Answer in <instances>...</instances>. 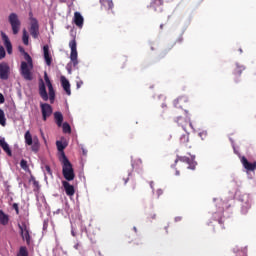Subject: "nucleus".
<instances>
[{"label": "nucleus", "instance_id": "nucleus-1", "mask_svg": "<svg viewBox=\"0 0 256 256\" xmlns=\"http://www.w3.org/2000/svg\"><path fill=\"white\" fill-rule=\"evenodd\" d=\"M20 53L24 55L25 61L21 62L20 66V73L26 81H32L33 80V74L31 71H33V58H31V55L25 51L23 47H19Z\"/></svg>", "mask_w": 256, "mask_h": 256}, {"label": "nucleus", "instance_id": "nucleus-2", "mask_svg": "<svg viewBox=\"0 0 256 256\" xmlns=\"http://www.w3.org/2000/svg\"><path fill=\"white\" fill-rule=\"evenodd\" d=\"M62 163V175L66 181H73L75 179V170L73 169V164L69 161V158L62 153V158H60Z\"/></svg>", "mask_w": 256, "mask_h": 256}, {"label": "nucleus", "instance_id": "nucleus-3", "mask_svg": "<svg viewBox=\"0 0 256 256\" xmlns=\"http://www.w3.org/2000/svg\"><path fill=\"white\" fill-rule=\"evenodd\" d=\"M8 22L11 25L13 35H18L19 31H21V20H19L17 13H11L8 16Z\"/></svg>", "mask_w": 256, "mask_h": 256}, {"label": "nucleus", "instance_id": "nucleus-4", "mask_svg": "<svg viewBox=\"0 0 256 256\" xmlns=\"http://www.w3.org/2000/svg\"><path fill=\"white\" fill-rule=\"evenodd\" d=\"M69 47L71 49L70 61L73 67H77L79 65V60L77 53V40H75V38L69 42Z\"/></svg>", "mask_w": 256, "mask_h": 256}, {"label": "nucleus", "instance_id": "nucleus-5", "mask_svg": "<svg viewBox=\"0 0 256 256\" xmlns=\"http://www.w3.org/2000/svg\"><path fill=\"white\" fill-rule=\"evenodd\" d=\"M30 15V28L29 32L30 35L33 37V39H38L39 38V21L37 18L33 17V13H29Z\"/></svg>", "mask_w": 256, "mask_h": 256}, {"label": "nucleus", "instance_id": "nucleus-6", "mask_svg": "<svg viewBox=\"0 0 256 256\" xmlns=\"http://www.w3.org/2000/svg\"><path fill=\"white\" fill-rule=\"evenodd\" d=\"M18 229L20 230L22 240L26 241L27 245H31V232L27 227V223L22 222L21 224H18Z\"/></svg>", "mask_w": 256, "mask_h": 256}, {"label": "nucleus", "instance_id": "nucleus-7", "mask_svg": "<svg viewBox=\"0 0 256 256\" xmlns=\"http://www.w3.org/2000/svg\"><path fill=\"white\" fill-rule=\"evenodd\" d=\"M179 161H181V163H186L188 165L187 169H192V171H194L195 167H197V162H195L194 158H189L187 156H177L175 159V165H177Z\"/></svg>", "mask_w": 256, "mask_h": 256}, {"label": "nucleus", "instance_id": "nucleus-8", "mask_svg": "<svg viewBox=\"0 0 256 256\" xmlns=\"http://www.w3.org/2000/svg\"><path fill=\"white\" fill-rule=\"evenodd\" d=\"M40 109L43 121H47L53 115V106L51 104L40 103Z\"/></svg>", "mask_w": 256, "mask_h": 256}, {"label": "nucleus", "instance_id": "nucleus-9", "mask_svg": "<svg viewBox=\"0 0 256 256\" xmlns=\"http://www.w3.org/2000/svg\"><path fill=\"white\" fill-rule=\"evenodd\" d=\"M44 80L48 87L49 100L51 103H53V101H55V89L53 88V84L51 83V80L49 79V75L47 74V72L44 73Z\"/></svg>", "mask_w": 256, "mask_h": 256}, {"label": "nucleus", "instance_id": "nucleus-10", "mask_svg": "<svg viewBox=\"0 0 256 256\" xmlns=\"http://www.w3.org/2000/svg\"><path fill=\"white\" fill-rule=\"evenodd\" d=\"M175 122L177 123V125H179V127H182L184 131H187L188 127L193 129V124L191 123L189 118H183L182 116H179L176 118Z\"/></svg>", "mask_w": 256, "mask_h": 256}, {"label": "nucleus", "instance_id": "nucleus-11", "mask_svg": "<svg viewBox=\"0 0 256 256\" xmlns=\"http://www.w3.org/2000/svg\"><path fill=\"white\" fill-rule=\"evenodd\" d=\"M10 71L11 68L9 67V64L5 62L0 63V79L7 81V79H9Z\"/></svg>", "mask_w": 256, "mask_h": 256}, {"label": "nucleus", "instance_id": "nucleus-12", "mask_svg": "<svg viewBox=\"0 0 256 256\" xmlns=\"http://www.w3.org/2000/svg\"><path fill=\"white\" fill-rule=\"evenodd\" d=\"M189 105V98L187 96H180L174 100V106L176 109H183Z\"/></svg>", "mask_w": 256, "mask_h": 256}, {"label": "nucleus", "instance_id": "nucleus-13", "mask_svg": "<svg viewBox=\"0 0 256 256\" xmlns=\"http://www.w3.org/2000/svg\"><path fill=\"white\" fill-rule=\"evenodd\" d=\"M1 37L8 55H11L13 53V45L11 44V40H9V36H7V34H5L4 32H1Z\"/></svg>", "mask_w": 256, "mask_h": 256}, {"label": "nucleus", "instance_id": "nucleus-14", "mask_svg": "<svg viewBox=\"0 0 256 256\" xmlns=\"http://www.w3.org/2000/svg\"><path fill=\"white\" fill-rule=\"evenodd\" d=\"M39 95L43 101H49V94H47V88L45 87V82H43V79H40L39 82Z\"/></svg>", "mask_w": 256, "mask_h": 256}, {"label": "nucleus", "instance_id": "nucleus-15", "mask_svg": "<svg viewBox=\"0 0 256 256\" xmlns=\"http://www.w3.org/2000/svg\"><path fill=\"white\" fill-rule=\"evenodd\" d=\"M44 53V61L48 67H51V63H53V57H51V53L49 52V45L43 46Z\"/></svg>", "mask_w": 256, "mask_h": 256}, {"label": "nucleus", "instance_id": "nucleus-16", "mask_svg": "<svg viewBox=\"0 0 256 256\" xmlns=\"http://www.w3.org/2000/svg\"><path fill=\"white\" fill-rule=\"evenodd\" d=\"M241 163L246 169V171H255L256 170V162L250 163L249 160L245 156L241 157Z\"/></svg>", "mask_w": 256, "mask_h": 256}, {"label": "nucleus", "instance_id": "nucleus-17", "mask_svg": "<svg viewBox=\"0 0 256 256\" xmlns=\"http://www.w3.org/2000/svg\"><path fill=\"white\" fill-rule=\"evenodd\" d=\"M64 191L68 197L75 195V186L71 185L68 181H62Z\"/></svg>", "mask_w": 256, "mask_h": 256}, {"label": "nucleus", "instance_id": "nucleus-18", "mask_svg": "<svg viewBox=\"0 0 256 256\" xmlns=\"http://www.w3.org/2000/svg\"><path fill=\"white\" fill-rule=\"evenodd\" d=\"M60 81L66 95H71V84L69 80L65 76H61Z\"/></svg>", "mask_w": 256, "mask_h": 256}, {"label": "nucleus", "instance_id": "nucleus-19", "mask_svg": "<svg viewBox=\"0 0 256 256\" xmlns=\"http://www.w3.org/2000/svg\"><path fill=\"white\" fill-rule=\"evenodd\" d=\"M83 22H84V19H83V16L81 15V13L79 12H75L74 13V23L77 27H83Z\"/></svg>", "mask_w": 256, "mask_h": 256}, {"label": "nucleus", "instance_id": "nucleus-20", "mask_svg": "<svg viewBox=\"0 0 256 256\" xmlns=\"http://www.w3.org/2000/svg\"><path fill=\"white\" fill-rule=\"evenodd\" d=\"M0 146L2 147L3 151H5V153H7L8 157H13V152L11 151L9 144H7V142H5V140L0 141Z\"/></svg>", "mask_w": 256, "mask_h": 256}, {"label": "nucleus", "instance_id": "nucleus-21", "mask_svg": "<svg viewBox=\"0 0 256 256\" xmlns=\"http://www.w3.org/2000/svg\"><path fill=\"white\" fill-rule=\"evenodd\" d=\"M132 168L135 169V171H141L143 169V160L137 158L132 162Z\"/></svg>", "mask_w": 256, "mask_h": 256}, {"label": "nucleus", "instance_id": "nucleus-22", "mask_svg": "<svg viewBox=\"0 0 256 256\" xmlns=\"http://www.w3.org/2000/svg\"><path fill=\"white\" fill-rule=\"evenodd\" d=\"M31 146H32L31 149H32L33 153H38L39 149L41 147V144L39 143V138L34 137Z\"/></svg>", "mask_w": 256, "mask_h": 256}, {"label": "nucleus", "instance_id": "nucleus-23", "mask_svg": "<svg viewBox=\"0 0 256 256\" xmlns=\"http://www.w3.org/2000/svg\"><path fill=\"white\" fill-rule=\"evenodd\" d=\"M0 224L9 225V215L5 214L3 210H0Z\"/></svg>", "mask_w": 256, "mask_h": 256}, {"label": "nucleus", "instance_id": "nucleus-24", "mask_svg": "<svg viewBox=\"0 0 256 256\" xmlns=\"http://www.w3.org/2000/svg\"><path fill=\"white\" fill-rule=\"evenodd\" d=\"M54 118L56 121V125H58V127H61V125H63V114L61 112H55Z\"/></svg>", "mask_w": 256, "mask_h": 256}, {"label": "nucleus", "instance_id": "nucleus-25", "mask_svg": "<svg viewBox=\"0 0 256 256\" xmlns=\"http://www.w3.org/2000/svg\"><path fill=\"white\" fill-rule=\"evenodd\" d=\"M101 5H103V7H105L106 9H113L114 4H113V0H100Z\"/></svg>", "mask_w": 256, "mask_h": 256}, {"label": "nucleus", "instance_id": "nucleus-26", "mask_svg": "<svg viewBox=\"0 0 256 256\" xmlns=\"http://www.w3.org/2000/svg\"><path fill=\"white\" fill-rule=\"evenodd\" d=\"M25 143L26 145H33V136L31 135V132L27 131L24 135Z\"/></svg>", "mask_w": 256, "mask_h": 256}, {"label": "nucleus", "instance_id": "nucleus-27", "mask_svg": "<svg viewBox=\"0 0 256 256\" xmlns=\"http://www.w3.org/2000/svg\"><path fill=\"white\" fill-rule=\"evenodd\" d=\"M163 5V0H153L150 4L151 9L157 11V7H161Z\"/></svg>", "mask_w": 256, "mask_h": 256}, {"label": "nucleus", "instance_id": "nucleus-28", "mask_svg": "<svg viewBox=\"0 0 256 256\" xmlns=\"http://www.w3.org/2000/svg\"><path fill=\"white\" fill-rule=\"evenodd\" d=\"M56 147L58 151L62 152L61 155H63V153H65L64 151L67 147V144H64L62 141H56Z\"/></svg>", "mask_w": 256, "mask_h": 256}, {"label": "nucleus", "instance_id": "nucleus-29", "mask_svg": "<svg viewBox=\"0 0 256 256\" xmlns=\"http://www.w3.org/2000/svg\"><path fill=\"white\" fill-rule=\"evenodd\" d=\"M0 125H2V127H5V125H7V119L5 118V112L3 111V109H0Z\"/></svg>", "mask_w": 256, "mask_h": 256}, {"label": "nucleus", "instance_id": "nucleus-30", "mask_svg": "<svg viewBox=\"0 0 256 256\" xmlns=\"http://www.w3.org/2000/svg\"><path fill=\"white\" fill-rule=\"evenodd\" d=\"M187 143H189V134H183L180 137V145H186L187 146Z\"/></svg>", "mask_w": 256, "mask_h": 256}, {"label": "nucleus", "instance_id": "nucleus-31", "mask_svg": "<svg viewBox=\"0 0 256 256\" xmlns=\"http://www.w3.org/2000/svg\"><path fill=\"white\" fill-rule=\"evenodd\" d=\"M17 256H29V251H27V247L21 246Z\"/></svg>", "mask_w": 256, "mask_h": 256}, {"label": "nucleus", "instance_id": "nucleus-32", "mask_svg": "<svg viewBox=\"0 0 256 256\" xmlns=\"http://www.w3.org/2000/svg\"><path fill=\"white\" fill-rule=\"evenodd\" d=\"M22 41L24 45H29V34L27 33V30H23V36H22Z\"/></svg>", "mask_w": 256, "mask_h": 256}, {"label": "nucleus", "instance_id": "nucleus-33", "mask_svg": "<svg viewBox=\"0 0 256 256\" xmlns=\"http://www.w3.org/2000/svg\"><path fill=\"white\" fill-rule=\"evenodd\" d=\"M63 133H71V125L69 123L64 122L62 124Z\"/></svg>", "mask_w": 256, "mask_h": 256}, {"label": "nucleus", "instance_id": "nucleus-34", "mask_svg": "<svg viewBox=\"0 0 256 256\" xmlns=\"http://www.w3.org/2000/svg\"><path fill=\"white\" fill-rule=\"evenodd\" d=\"M20 167L21 169H23L24 171H28L29 170V165L27 164V160L22 159L20 161Z\"/></svg>", "mask_w": 256, "mask_h": 256}, {"label": "nucleus", "instance_id": "nucleus-35", "mask_svg": "<svg viewBox=\"0 0 256 256\" xmlns=\"http://www.w3.org/2000/svg\"><path fill=\"white\" fill-rule=\"evenodd\" d=\"M251 209V204L246 203L245 205L242 206V213L245 215L247 212Z\"/></svg>", "mask_w": 256, "mask_h": 256}, {"label": "nucleus", "instance_id": "nucleus-36", "mask_svg": "<svg viewBox=\"0 0 256 256\" xmlns=\"http://www.w3.org/2000/svg\"><path fill=\"white\" fill-rule=\"evenodd\" d=\"M44 172H45L47 175L53 176V171L51 170V167H50L49 165H45V166H44Z\"/></svg>", "mask_w": 256, "mask_h": 256}, {"label": "nucleus", "instance_id": "nucleus-37", "mask_svg": "<svg viewBox=\"0 0 256 256\" xmlns=\"http://www.w3.org/2000/svg\"><path fill=\"white\" fill-rule=\"evenodd\" d=\"M245 70V68L243 66H236V69H235V74L236 75H241V73H243V71Z\"/></svg>", "mask_w": 256, "mask_h": 256}, {"label": "nucleus", "instance_id": "nucleus-38", "mask_svg": "<svg viewBox=\"0 0 256 256\" xmlns=\"http://www.w3.org/2000/svg\"><path fill=\"white\" fill-rule=\"evenodd\" d=\"M5 48L3 46H0V61L1 59H5Z\"/></svg>", "mask_w": 256, "mask_h": 256}, {"label": "nucleus", "instance_id": "nucleus-39", "mask_svg": "<svg viewBox=\"0 0 256 256\" xmlns=\"http://www.w3.org/2000/svg\"><path fill=\"white\" fill-rule=\"evenodd\" d=\"M167 53H168L167 50H164V51L160 52V54L158 55V59H159V60L165 59Z\"/></svg>", "mask_w": 256, "mask_h": 256}, {"label": "nucleus", "instance_id": "nucleus-40", "mask_svg": "<svg viewBox=\"0 0 256 256\" xmlns=\"http://www.w3.org/2000/svg\"><path fill=\"white\" fill-rule=\"evenodd\" d=\"M198 135L202 139V141L207 139V131H202Z\"/></svg>", "mask_w": 256, "mask_h": 256}, {"label": "nucleus", "instance_id": "nucleus-41", "mask_svg": "<svg viewBox=\"0 0 256 256\" xmlns=\"http://www.w3.org/2000/svg\"><path fill=\"white\" fill-rule=\"evenodd\" d=\"M218 217V223L223 224V221L221 220V214L219 213H214V219H217Z\"/></svg>", "mask_w": 256, "mask_h": 256}, {"label": "nucleus", "instance_id": "nucleus-42", "mask_svg": "<svg viewBox=\"0 0 256 256\" xmlns=\"http://www.w3.org/2000/svg\"><path fill=\"white\" fill-rule=\"evenodd\" d=\"M12 207L16 211V215H19V205L17 203H14Z\"/></svg>", "mask_w": 256, "mask_h": 256}, {"label": "nucleus", "instance_id": "nucleus-43", "mask_svg": "<svg viewBox=\"0 0 256 256\" xmlns=\"http://www.w3.org/2000/svg\"><path fill=\"white\" fill-rule=\"evenodd\" d=\"M83 85V82L80 80L76 83L77 89H81V86Z\"/></svg>", "mask_w": 256, "mask_h": 256}, {"label": "nucleus", "instance_id": "nucleus-44", "mask_svg": "<svg viewBox=\"0 0 256 256\" xmlns=\"http://www.w3.org/2000/svg\"><path fill=\"white\" fill-rule=\"evenodd\" d=\"M32 181H33V185L35 187H39V182H37V180H35V178H32Z\"/></svg>", "mask_w": 256, "mask_h": 256}, {"label": "nucleus", "instance_id": "nucleus-45", "mask_svg": "<svg viewBox=\"0 0 256 256\" xmlns=\"http://www.w3.org/2000/svg\"><path fill=\"white\" fill-rule=\"evenodd\" d=\"M0 103H5V97L3 94H0Z\"/></svg>", "mask_w": 256, "mask_h": 256}, {"label": "nucleus", "instance_id": "nucleus-46", "mask_svg": "<svg viewBox=\"0 0 256 256\" xmlns=\"http://www.w3.org/2000/svg\"><path fill=\"white\" fill-rule=\"evenodd\" d=\"M182 219H183V217L177 216V217L175 218V221H176V223H177V222H179V221H182Z\"/></svg>", "mask_w": 256, "mask_h": 256}, {"label": "nucleus", "instance_id": "nucleus-47", "mask_svg": "<svg viewBox=\"0 0 256 256\" xmlns=\"http://www.w3.org/2000/svg\"><path fill=\"white\" fill-rule=\"evenodd\" d=\"M163 193V190H161V189H159V190H157V195H158V197H160V195Z\"/></svg>", "mask_w": 256, "mask_h": 256}, {"label": "nucleus", "instance_id": "nucleus-48", "mask_svg": "<svg viewBox=\"0 0 256 256\" xmlns=\"http://www.w3.org/2000/svg\"><path fill=\"white\" fill-rule=\"evenodd\" d=\"M156 215L155 214H150L149 219H155Z\"/></svg>", "mask_w": 256, "mask_h": 256}, {"label": "nucleus", "instance_id": "nucleus-49", "mask_svg": "<svg viewBox=\"0 0 256 256\" xmlns=\"http://www.w3.org/2000/svg\"><path fill=\"white\" fill-rule=\"evenodd\" d=\"M74 249H79V243H76L75 245H74Z\"/></svg>", "mask_w": 256, "mask_h": 256}, {"label": "nucleus", "instance_id": "nucleus-50", "mask_svg": "<svg viewBox=\"0 0 256 256\" xmlns=\"http://www.w3.org/2000/svg\"><path fill=\"white\" fill-rule=\"evenodd\" d=\"M133 231H135V233H137V227H133Z\"/></svg>", "mask_w": 256, "mask_h": 256}, {"label": "nucleus", "instance_id": "nucleus-51", "mask_svg": "<svg viewBox=\"0 0 256 256\" xmlns=\"http://www.w3.org/2000/svg\"><path fill=\"white\" fill-rule=\"evenodd\" d=\"M60 2H61V3H66V2H67V0H60Z\"/></svg>", "mask_w": 256, "mask_h": 256}, {"label": "nucleus", "instance_id": "nucleus-52", "mask_svg": "<svg viewBox=\"0 0 256 256\" xmlns=\"http://www.w3.org/2000/svg\"><path fill=\"white\" fill-rule=\"evenodd\" d=\"M150 187L151 189H153V182H150Z\"/></svg>", "mask_w": 256, "mask_h": 256}, {"label": "nucleus", "instance_id": "nucleus-53", "mask_svg": "<svg viewBox=\"0 0 256 256\" xmlns=\"http://www.w3.org/2000/svg\"><path fill=\"white\" fill-rule=\"evenodd\" d=\"M71 233H72V237H75V235H76V234H75V232H74V231H72Z\"/></svg>", "mask_w": 256, "mask_h": 256}, {"label": "nucleus", "instance_id": "nucleus-54", "mask_svg": "<svg viewBox=\"0 0 256 256\" xmlns=\"http://www.w3.org/2000/svg\"><path fill=\"white\" fill-rule=\"evenodd\" d=\"M42 137H43L44 141L46 142L47 140H45V135H43V133H42Z\"/></svg>", "mask_w": 256, "mask_h": 256}, {"label": "nucleus", "instance_id": "nucleus-55", "mask_svg": "<svg viewBox=\"0 0 256 256\" xmlns=\"http://www.w3.org/2000/svg\"><path fill=\"white\" fill-rule=\"evenodd\" d=\"M239 52H240V53H243V49L240 48V49H239Z\"/></svg>", "mask_w": 256, "mask_h": 256}, {"label": "nucleus", "instance_id": "nucleus-56", "mask_svg": "<svg viewBox=\"0 0 256 256\" xmlns=\"http://www.w3.org/2000/svg\"><path fill=\"white\" fill-rule=\"evenodd\" d=\"M160 29H163V24L160 25Z\"/></svg>", "mask_w": 256, "mask_h": 256}, {"label": "nucleus", "instance_id": "nucleus-57", "mask_svg": "<svg viewBox=\"0 0 256 256\" xmlns=\"http://www.w3.org/2000/svg\"><path fill=\"white\" fill-rule=\"evenodd\" d=\"M162 107H167V105L163 104Z\"/></svg>", "mask_w": 256, "mask_h": 256}, {"label": "nucleus", "instance_id": "nucleus-58", "mask_svg": "<svg viewBox=\"0 0 256 256\" xmlns=\"http://www.w3.org/2000/svg\"><path fill=\"white\" fill-rule=\"evenodd\" d=\"M176 175H179V171H176Z\"/></svg>", "mask_w": 256, "mask_h": 256}, {"label": "nucleus", "instance_id": "nucleus-59", "mask_svg": "<svg viewBox=\"0 0 256 256\" xmlns=\"http://www.w3.org/2000/svg\"><path fill=\"white\" fill-rule=\"evenodd\" d=\"M184 113H187V110H184Z\"/></svg>", "mask_w": 256, "mask_h": 256}, {"label": "nucleus", "instance_id": "nucleus-60", "mask_svg": "<svg viewBox=\"0 0 256 256\" xmlns=\"http://www.w3.org/2000/svg\"><path fill=\"white\" fill-rule=\"evenodd\" d=\"M165 229H166V233H167V227H165Z\"/></svg>", "mask_w": 256, "mask_h": 256}]
</instances>
